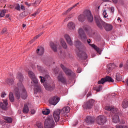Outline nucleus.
I'll return each mask as SVG.
<instances>
[{"label": "nucleus", "mask_w": 128, "mask_h": 128, "mask_svg": "<svg viewBox=\"0 0 128 128\" xmlns=\"http://www.w3.org/2000/svg\"><path fill=\"white\" fill-rule=\"evenodd\" d=\"M17 78L19 80V82L17 84L18 88H20V90H21L22 91V93L21 94V97L22 98H23V100H26V98H28V93L26 92V88H24V87L22 82L24 80L22 74L21 73L18 74L17 75Z\"/></svg>", "instance_id": "1"}, {"label": "nucleus", "mask_w": 128, "mask_h": 128, "mask_svg": "<svg viewBox=\"0 0 128 128\" xmlns=\"http://www.w3.org/2000/svg\"><path fill=\"white\" fill-rule=\"evenodd\" d=\"M74 46L78 50V52L77 53V56L79 58H80V60H84L87 59L88 55H86V52L82 51V42H80V41H76L74 42Z\"/></svg>", "instance_id": "2"}, {"label": "nucleus", "mask_w": 128, "mask_h": 128, "mask_svg": "<svg viewBox=\"0 0 128 128\" xmlns=\"http://www.w3.org/2000/svg\"><path fill=\"white\" fill-rule=\"evenodd\" d=\"M106 110L111 112L112 114H114V115L112 116V120L114 124H118L120 122V116H118V112L116 108H112L110 106H106L104 108Z\"/></svg>", "instance_id": "3"}, {"label": "nucleus", "mask_w": 128, "mask_h": 128, "mask_svg": "<svg viewBox=\"0 0 128 128\" xmlns=\"http://www.w3.org/2000/svg\"><path fill=\"white\" fill-rule=\"evenodd\" d=\"M44 128H54V121L52 117H48L44 121Z\"/></svg>", "instance_id": "4"}, {"label": "nucleus", "mask_w": 128, "mask_h": 128, "mask_svg": "<svg viewBox=\"0 0 128 128\" xmlns=\"http://www.w3.org/2000/svg\"><path fill=\"white\" fill-rule=\"evenodd\" d=\"M83 14L86 18H87V20L88 22H94V16H92V12L90 10H85Z\"/></svg>", "instance_id": "5"}, {"label": "nucleus", "mask_w": 128, "mask_h": 128, "mask_svg": "<svg viewBox=\"0 0 128 128\" xmlns=\"http://www.w3.org/2000/svg\"><path fill=\"white\" fill-rule=\"evenodd\" d=\"M94 20L97 26L100 30H102V24H104V22L102 20L100 16H94Z\"/></svg>", "instance_id": "6"}, {"label": "nucleus", "mask_w": 128, "mask_h": 128, "mask_svg": "<svg viewBox=\"0 0 128 128\" xmlns=\"http://www.w3.org/2000/svg\"><path fill=\"white\" fill-rule=\"evenodd\" d=\"M114 80L110 76H106L105 78H101L100 80L98 82V84H104L105 82H114Z\"/></svg>", "instance_id": "7"}, {"label": "nucleus", "mask_w": 128, "mask_h": 128, "mask_svg": "<svg viewBox=\"0 0 128 128\" xmlns=\"http://www.w3.org/2000/svg\"><path fill=\"white\" fill-rule=\"evenodd\" d=\"M94 104V100L92 99L90 100L87 102L84 103L82 106L84 110H90L92 108Z\"/></svg>", "instance_id": "8"}, {"label": "nucleus", "mask_w": 128, "mask_h": 128, "mask_svg": "<svg viewBox=\"0 0 128 128\" xmlns=\"http://www.w3.org/2000/svg\"><path fill=\"white\" fill-rule=\"evenodd\" d=\"M60 66L66 74V76H74V73L72 72L70 69L66 68V67L64 66V64H61Z\"/></svg>", "instance_id": "9"}, {"label": "nucleus", "mask_w": 128, "mask_h": 128, "mask_svg": "<svg viewBox=\"0 0 128 128\" xmlns=\"http://www.w3.org/2000/svg\"><path fill=\"white\" fill-rule=\"evenodd\" d=\"M106 122V118L104 116H99L96 118V122L100 126L104 124Z\"/></svg>", "instance_id": "10"}, {"label": "nucleus", "mask_w": 128, "mask_h": 128, "mask_svg": "<svg viewBox=\"0 0 128 128\" xmlns=\"http://www.w3.org/2000/svg\"><path fill=\"white\" fill-rule=\"evenodd\" d=\"M78 34L80 36V39L83 42H84L88 40V37L86 36V33L84 32V29L82 28H79L78 30Z\"/></svg>", "instance_id": "11"}, {"label": "nucleus", "mask_w": 128, "mask_h": 128, "mask_svg": "<svg viewBox=\"0 0 128 128\" xmlns=\"http://www.w3.org/2000/svg\"><path fill=\"white\" fill-rule=\"evenodd\" d=\"M57 80L59 82H61L62 84H66V78L64 75L62 73L60 72L57 77Z\"/></svg>", "instance_id": "12"}, {"label": "nucleus", "mask_w": 128, "mask_h": 128, "mask_svg": "<svg viewBox=\"0 0 128 128\" xmlns=\"http://www.w3.org/2000/svg\"><path fill=\"white\" fill-rule=\"evenodd\" d=\"M44 86L46 90H49V92H52V90H54L56 88V84H54V82H52L49 84L44 83Z\"/></svg>", "instance_id": "13"}, {"label": "nucleus", "mask_w": 128, "mask_h": 128, "mask_svg": "<svg viewBox=\"0 0 128 128\" xmlns=\"http://www.w3.org/2000/svg\"><path fill=\"white\" fill-rule=\"evenodd\" d=\"M59 102L60 98L58 97V96H54V97L50 98L48 102L50 104H52V106H56Z\"/></svg>", "instance_id": "14"}, {"label": "nucleus", "mask_w": 128, "mask_h": 128, "mask_svg": "<svg viewBox=\"0 0 128 128\" xmlns=\"http://www.w3.org/2000/svg\"><path fill=\"white\" fill-rule=\"evenodd\" d=\"M3 103L0 102V108H2L4 110H8V99L3 100Z\"/></svg>", "instance_id": "15"}, {"label": "nucleus", "mask_w": 128, "mask_h": 128, "mask_svg": "<svg viewBox=\"0 0 128 128\" xmlns=\"http://www.w3.org/2000/svg\"><path fill=\"white\" fill-rule=\"evenodd\" d=\"M60 110H57L54 112L53 116L56 122L60 120Z\"/></svg>", "instance_id": "16"}, {"label": "nucleus", "mask_w": 128, "mask_h": 128, "mask_svg": "<svg viewBox=\"0 0 128 128\" xmlns=\"http://www.w3.org/2000/svg\"><path fill=\"white\" fill-rule=\"evenodd\" d=\"M40 79L41 82H48V80H50V76L46 74L44 76H40Z\"/></svg>", "instance_id": "17"}, {"label": "nucleus", "mask_w": 128, "mask_h": 128, "mask_svg": "<svg viewBox=\"0 0 128 128\" xmlns=\"http://www.w3.org/2000/svg\"><path fill=\"white\" fill-rule=\"evenodd\" d=\"M102 26H104L106 32H110V30H112V26L106 24V22H104V24H102Z\"/></svg>", "instance_id": "18"}, {"label": "nucleus", "mask_w": 128, "mask_h": 128, "mask_svg": "<svg viewBox=\"0 0 128 128\" xmlns=\"http://www.w3.org/2000/svg\"><path fill=\"white\" fill-rule=\"evenodd\" d=\"M64 38L66 40V42L68 44H70V46H72V38L68 34H65Z\"/></svg>", "instance_id": "19"}, {"label": "nucleus", "mask_w": 128, "mask_h": 128, "mask_svg": "<svg viewBox=\"0 0 128 128\" xmlns=\"http://www.w3.org/2000/svg\"><path fill=\"white\" fill-rule=\"evenodd\" d=\"M89 44L90 46L93 48H94V50H95L98 54H100V52H102V48L98 47V46H96V44Z\"/></svg>", "instance_id": "20"}, {"label": "nucleus", "mask_w": 128, "mask_h": 128, "mask_svg": "<svg viewBox=\"0 0 128 128\" xmlns=\"http://www.w3.org/2000/svg\"><path fill=\"white\" fill-rule=\"evenodd\" d=\"M86 122L88 124H94V118L90 116H88L86 118Z\"/></svg>", "instance_id": "21"}, {"label": "nucleus", "mask_w": 128, "mask_h": 128, "mask_svg": "<svg viewBox=\"0 0 128 128\" xmlns=\"http://www.w3.org/2000/svg\"><path fill=\"white\" fill-rule=\"evenodd\" d=\"M36 52L38 56H42L44 52V49L42 47H40L36 50Z\"/></svg>", "instance_id": "22"}, {"label": "nucleus", "mask_w": 128, "mask_h": 128, "mask_svg": "<svg viewBox=\"0 0 128 128\" xmlns=\"http://www.w3.org/2000/svg\"><path fill=\"white\" fill-rule=\"evenodd\" d=\"M6 82L7 83L8 86H12V84L14 82V78H8L6 80Z\"/></svg>", "instance_id": "23"}, {"label": "nucleus", "mask_w": 128, "mask_h": 128, "mask_svg": "<svg viewBox=\"0 0 128 128\" xmlns=\"http://www.w3.org/2000/svg\"><path fill=\"white\" fill-rule=\"evenodd\" d=\"M68 28L69 30H74L76 28V24L74 22H70L68 24Z\"/></svg>", "instance_id": "24"}, {"label": "nucleus", "mask_w": 128, "mask_h": 128, "mask_svg": "<svg viewBox=\"0 0 128 128\" xmlns=\"http://www.w3.org/2000/svg\"><path fill=\"white\" fill-rule=\"evenodd\" d=\"M78 20L80 22H84V20H86V17L84 15V14H81L79 16H78Z\"/></svg>", "instance_id": "25"}, {"label": "nucleus", "mask_w": 128, "mask_h": 128, "mask_svg": "<svg viewBox=\"0 0 128 128\" xmlns=\"http://www.w3.org/2000/svg\"><path fill=\"white\" fill-rule=\"evenodd\" d=\"M70 106H66L60 112H62V114H66L68 112H70Z\"/></svg>", "instance_id": "26"}, {"label": "nucleus", "mask_w": 128, "mask_h": 128, "mask_svg": "<svg viewBox=\"0 0 128 128\" xmlns=\"http://www.w3.org/2000/svg\"><path fill=\"white\" fill-rule=\"evenodd\" d=\"M35 89L34 90V92H42V87L40 86V85H35Z\"/></svg>", "instance_id": "27"}, {"label": "nucleus", "mask_w": 128, "mask_h": 128, "mask_svg": "<svg viewBox=\"0 0 128 128\" xmlns=\"http://www.w3.org/2000/svg\"><path fill=\"white\" fill-rule=\"evenodd\" d=\"M44 34V32H41L40 34H38L37 36H36L33 39H32L30 42V44H32V42H36V40H38V38H40V36H42V34Z\"/></svg>", "instance_id": "28"}, {"label": "nucleus", "mask_w": 128, "mask_h": 128, "mask_svg": "<svg viewBox=\"0 0 128 128\" xmlns=\"http://www.w3.org/2000/svg\"><path fill=\"white\" fill-rule=\"evenodd\" d=\"M15 95L17 100L20 98V90L18 88H16L15 90Z\"/></svg>", "instance_id": "29"}, {"label": "nucleus", "mask_w": 128, "mask_h": 128, "mask_svg": "<svg viewBox=\"0 0 128 128\" xmlns=\"http://www.w3.org/2000/svg\"><path fill=\"white\" fill-rule=\"evenodd\" d=\"M80 4L79 2L75 4L74 6H73L71 8H69L66 11L64 12V13L62 14H68V12H70V10H72L73 8H76V6H78V4Z\"/></svg>", "instance_id": "30"}, {"label": "nucleus", "mask_w": 128, "mask_h": 128, "mask_svg": "<svg viewBox=\"0 0 128 128\" xmlns=\"http://www.w3.org/2000/svg\"><path fill=\"white\" fill-rule=\"evenodd\" d=\"M50 46L53 52H56V44H54L52 42H50Z\"/></svg>", "instance_id": "31"}, {"label": "nucleus", "mask_w": 128, "mask_h": 128, "mask_svg": "<svg viewBox=\"0 0 128 128\" xmlns=\"http://www.w3.org/2000/svg\"><path fill=\"white\" fill-rule=\"evenodd\" d=\"M30 112V109L28 108V106L27 104H24V106L22 110V112L24 114H28Z\"/></svg>", "instance_id": "32"}, {"label": "nucleus", "mask_w": 128, "mask_h": 128, "mask_svg": "<svg viewBox=\"0 0 128 128\" xmlns=\"http://www.w3.org/2000/svg\"><path fill=\"white\" fill-rule=\"evenodd\" d=\"M83 28L84 32H90L92 30V28L88 25H84Z\"/></svg>", "instance_id": "33"}, {"label": "nucleus", "mask_w": 128, "mask_h": 128, "mask_svg": "<svg viewBox=\"0 0 128 128\" xmlns=\"http://www.w3.org/2000/svg\"><path fill=\"white\" fill-rule=\"evenodd\" d=\"M9 100L11 102H14V96L12 92H10L9 94Z\"/></svg>", "instance_id": "34"}, {"label": "nucleus", "mask_w": 128, "mask_h": 128, "mask_svg": "<svg viewBox=\"0 0 128 128\" xmlns=\"http://www.w3.org/2000/svg\"><path fill=\"white\" fill-rule=\"evenodd\" d=\"M4 120L8 124H12V118L10 117H4Z\"/></svg>", "instance_id": "35"}, {"label": "nucleus", "mask_w": 128, "mask_h": 128, "mask_svg": "<svg viewBox=\"0 0 128 128\" xmlns=\"http://www.w3.org/2000/svg\"><path fill=\"white\" fill-rule=\"evenodd\" d=\"M108 72L110 74L112 72V70H114L116 68V66H114V64H110L108 66Z\"/></svg>", "instance_id": "36"}, {"label": "nucleus", "mask_w": 128, "mask_h": 128, "mask_svg": "<svg viewBox=\"0 0 128 128\" xmlns=\"http://www.w3.org/2000/svg\"><path fill=\"white\" fill-rule=\"evenodd\" d=\"M60 42L64 48H65V49L68 48V45H66V42L64 41V40L63 39H61L60 40Z\"/></svg>", "instance_id": "37"}, {"label": "nucleus", "mask_w": 128, "mask_h": 128, "mask_svg": "<svg viewBox=\"0 0 128 128\" xmlns=\"http://www.w3.org/2000/svg\"><path fill=\"white\" fill-rule=\"evenodd\" d=\"M102 90V86L99 85L98 86H95L93 88L94 90H96V92H100Z\"/></svg>", "instance_id": "38"}, {"label": "nucleus", "mask_w": 128, "mask_h": 128, "mask_svg": "<svg viewBox=\"0 0 128 128\" xmlns=\"http://www.w3.org/2000/svg\"><path fill=\"white\" fill-rule=\"evenodd\" d=\"M122 108H128V101H124L122 102Z\"/></svg>", "instance_id": "39"}, {"label": "nucleus", "mask_w": 128, "mask_h": 128, "mask_svg": "<svg viewBox=\"0 0 128 128\" xmlns=\"http://www.w3.org/2000/svg\"><path fill=\"white\" fill-rule=\"evenodd\" d=\"M28 76H29L30 78L31 79L34 78H35V76H36V75L34 74V73L32 71H29L28 72Z\"/></svg>", "instance_id": "40"}, {"label": "nucleus", "mask_w": 128, "mask_h": 128, "mask_svg": "<svg viewBox=\"0 0 128 128\" xmlns=\"http://www.w3.org/2000/svg\"><path fill=\"white\" fill-rule=\"evenodd\" d=\"M6 10H3L2 12L1 13L0 12V18H4V16L6 14Z\"/></svg>", "instance_id": "41"}, {"label": "nucleus", "mask_w": 128, "mask_h": 128, "mask_svg": "<svg viewBox=\"0 0 128 128\" xmlns=\"http://www.w3.org/2000/svg\"><path fill=\"white\" fill-rule=\"evenodd\" d=\"M36 126H38V128H44V126H42V122H37L36 124Z\"/></svg>", "instance_id": "42"}, {"label": "nucleus", "mask_w": 128, "mask_h": 128, "mask_svg": "<svg viewBox=\"0 0 128 128\" xmlns=\"http://www.w3.org/2000/svg\"><path fill=\"white\" fill-rule=\"evenodd\" d=\"M50 110L49 109H46V110L42 111L43 114H45L46 116L50 114Z\"/></svg>", "instance_id": "43"}, {"label": "nucleus", "mask_w": 128, "mask_h": 128, "mask_svg": "<svg viewBox=\"0 0 128 128\" xmlns=\"http://www.w3.org/2000/svg\"><path fill=\"white\" fill-rule=\"evenodd\" d=\"M32 80L33 82H34V84H36L35 86L38 85V79H36V76L32 78Z\"/></svg>", "instance_id": "44"}, {"label": "nucleus", "mask_w": 128, "mask_h": 128, "mask_svg": "<svg viewBox=\"0 0 128 128\" xmlns=\"http://www.w3.org/2000/svg\"><path fill=\"white\" fill-rule=\"evenodd\" d=\"M39 12H40V10L38 9V10H36V12L32 14V16H36L37 14H38Z\"/></svg>", "instance_id": "45"}, {"label": "nucleus", "mask_w": 128, "mask_h": 128, "mask_svg": "<svg viewBox=\"0 0 128 128\" xmlns=\"http://www.w3.org/2000/svg\"><path fill=\"white\" fill-rule=\"evenodd\" d=\"M116 80H118V82H120L122 80V77L120 76V74H116Z\"/></svg>", "instance_id": "46"}, {"label": "nucleus", "mask_w": 128, "mask_h": 128, "mask_svg": "<svg viewBox=\"0 0 128 128\" xmlns=\"http://www.w3.org/2000/svg\"><path fill=\"white\" fill-rule=\"evenodd\" d=\"M102 15L104 16V18H108V13L106 12V10H104L102 13Z\"/></svg>", "instance_id": "47"}, {"label": "nucleus", "mask_w": 128, "mask_h": 128, "mask_svg": "<svg viewBox=\"0 0 128 128\" xmlns=\"http://www.w3.org/2000/svg\"><path fill=\"white\" fill-rule=\"evenodd\" d=\"M15 10H20V4H16L15 6Z\"/></svg>", "instance_id": "48"}, {"label": "nucleus", "mask_w": 128, "mask_h": 128, "mask_svg": "<svg viewBox=\"0 0 128 128\" xmlns=\"http://www.w3.org/2000/svg\"><path fill=\"white\" fill-rule=\"evenodd\" d=\"M26 12H22V13H21L20 14V18H22L26 16Z\"/></svg>", "instance_id": "49"}, {"label": "nucleus", "mask_w": 128, "mask_h": 128, "mask_svg": "<svg viewBox=\"0 0 128 128\" xmlns=\"http://www.w3.org/2000/svg\"><path fill=\"white\" fill-rule=\"evenodd\" d=\"M37 68L40 72H42V67L40 65L37 66Z\"/></svg>", "instance_id": "50"}, {"label": "nucleus", "mask_w": 128, "mask_h": 128, "mask_svg": "<svg viewBox=\"0 0 128 128\" xmlns=\"http://www.w3.org/2000/svg\"><path fill=\"white\" fill-rule=\"evenodd\" d=\"M118 122L120 124H126V122L124 120H120V121L119 120Z\"/></svg>", "instance_id": "51"}, {"label": "nucleus", "mask_w": 128, "mask_h": 128, "mask_svg": "<svg viewBox=\"0 0 128 128\" xmlns=\"http://www.w3.org/2000/svg\"><path fill=\"white\" fill-rule=\"evenodd\" d=\"M6 28H4L2 31L1 34H6Z\"/></svg>", "instance_id": "52"}, {"label": "nucleus", "mask_w": 128, "mask_h": 128, "mask_svg": "<svg viewBox=\"0 0 128 128\" xmlns=\"http://www.w3.org/2000/svg\"><path fill=\"white\" fill-rule=\"evenodd\" d=\"M5 96H6V92H2L0 94L1 98H4Z\"/></svg>", "instance_id": "53"}, {"label": "nucleus", "mask_w": 128, "mask_h": 128, "mask_svg": "<svg viewBox=\"0 0 128 128\" xmlns=\"http://www.w3.org/2000/svg\"><path fill=\"white\" fill-rule=\"evenodd\" d=\"M89 96H92V90L89 91L86 95V98H88Z\"/></svg>", "instance_id": "54"}, {"label": "nucleus", "mask_w": 128, "mask_h": 128, "mask_svg": "<svg viewBox=\"0 0 128 128\" xmlns=\"http://www.w3.org/2000/svg\"><path fill=\"white\" fill-rule=\"evenodd\" d=\"M30 112L32 114H36V110H34V109H32Z\"/></svg>", "instance_id": "55"}, {"label": "nucleus", "mask_w": 128, "mask_h": 128, "mask_svg": "<svg viewBox=\"0 0 128 128\" xmlns=\"http://www.w3.org/2000/svg\"><path fill=\"white\" fill-rule=\"evenodd\" d=\"M76 72L78 74L82 72V68H78Z\"/></svg>", "instance_id": "56"}, {"label": "nucleus", "mask_w": 128, "mask_h": 128, "mask_svg": "<svg viewBox=\"0 0 128 128\" xmlns=\"http://www.w3.org/2000/svg\"><path fill=\"white\" fill-rule=\"evenodd\" d=\"M25 4H26V6H28V8L29 6H32V4H28V2H25Z\"/></svg>", "instance_id": "57"}, {"label": "nucleus", "mask_w": 128, "mask_h": 128, "mask_svg": "<svg viewBox=\"0 0 128 128\" xmlns=\"http://www.w3.org/2000/svg\"><path fill=\"white\" fill-rule=\"evenodd\" d=\"M20 8L22 10H26V8H24V5L20 6Z\"/></svg>", "instance_id": "58"}, {"label": "nucleus", "mask_w": 128, "mask_h": 128, "mask_svg": "<svg viewBox=\"0 0 128 128\" xmlns=\"http://www.w3.org/2000/svg\"><path fill=\"white\" fill-rule=\"evenodd\" d=\"M110 10L112 12H114V8L111 7V8H110Z\"/></svg>", "instance_id": "59"}, {"label": "nucleus", "mask_w": 128, "mask_h": 128, "mask_svg": "<svg viewBox=\"0 0 128 128\" xmlns=\"http://www.w3.org/2000/svg\"><path fill=\"white\" fill-rule=\"evenodd\" d=\"M124 68H125L126 70H128V66L126 63L124 65Z\"/></svg>", "instance_id": "60"}, {"label": "nucleus", "mask_w": 128, "mask_h": 128, "mask_svg": "<svg viewBox=\"0 0 128 128\" xmlns=\"http://www.w3.org/2000/svg\"><path fill=\"white\" fill-rule=\"evenodd\" d=\"M116 128H122V125L117 124L116 126Z\"/></svg>", "instance_id": "61"}, {"label": "nucleus", "mask_w": 128, "mask_h": 128, "mask_svg": "<svg viewBox=\"0 0 128 128\" xmlns=\"http://www.w3.org/2000/svg\"><path fill=\"white\" fill-rule=\"evenodd\" d=\"M122 128H128V126L126 125H122Z\"/></svg>", "instance_id": "62"}, {"label": "nucleus", "mask_w": 128, "mask_h": 128, "mask_svg": "<svg viewBox=\"0 0 128 128\" xmlns=\"http://www.w3.org/2000/svg\"><path fill=\"white\" fill-rule=\"evenodd\" d=\"M112 2H113L114 4L118 3V0H112Z\"/></svg>", "instance_id": "63"}, {"label": "nucleus", "mask_w": 128, "mask_h": 128, "mask_svg": "<svg viewBox=\"0 0 128 128\" xmlns=\"http://www.w3.org/2000/svg\"><path fill=\"white\" fill-rule=\"evenodd\" d=\"M87 42L88 44H90V39H88L87 40Z\"/></svg>", "instance_id": "64"}]
</instances>
